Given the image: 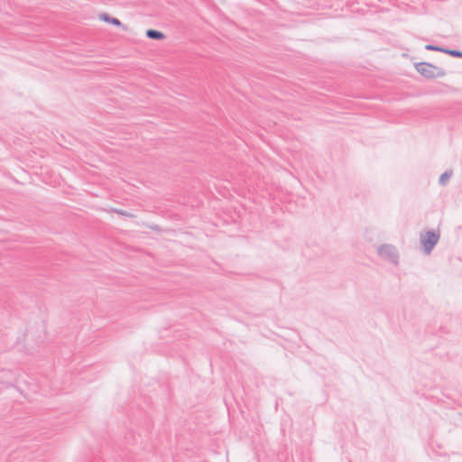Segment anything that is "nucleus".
Segmentation results:
<instances>
[{
	"label": "nucleus",
	"instance_id": "obj_4",
	"mask_svg": "<svg viewBox=\"0 0 462 462\" xmlns=\"http://www.w3.org/2000/svg\"><path fill=\"white\" fill-rule=\"evenodd\" d=\"M99 18L100 20L106 22V23H111L115 26H117V27H124L125 29V26L123 25V23L120 22V20H118L117 18L116 17H112L110 16L108 14L106 13H103L99 15Z\"/></svg>",
	"mask_w": 462,
	"mask_h": 462
},
{
	"label": "nucleus",
	"instance_id": "obj_11",
	"mask_svg": "<svg viewBox=\"0 0 462 462\" xmlns=\"http://www.w3.org/2000/svg\"><path fill=\"white\" fill-rule=\"evenodd\" d=\"M461 58H462V56H461Z\"/></svg>",
	"mask_w": 462,
	"mask_h": 462
},
{
	"label": "nucleus",
	"instance_id": "obj_7",
	"mask_svg": "<svg viewBox=\"0 0 462 462\" xmlns=\"http://www.w3.org/2000/svg\"><path fill=\"white\" fill-rule=\"evenodd\" d=\"M448 55L455 57V58H461L462 51L458 50H451V51H448Z\"/></svg>",
	"mask_w": 462,
	"mask_h": 462
},
{
	"label": "nucleus",
	"instance_id": "obj_3",
	"mask_svg": "<svg viewBox=\"0 0 462 462\" xmlns=\"http://www.w3.org/2000/svg\"><path fill=\"white\" fill-rule=\"evenodd\" d=\"M378 254L381 257L389 260L393 263H398V254L396 248L392 245L385 244L380 245L378 248Z\"/></svg>",
	"mask_w": 462,
	"mask_h": 462
},
{
	"label": "nucleus",
	"instance_id": "obj_6",
	"mask_svg": "<svg viewBox=\"0 0 462 462\" xmlns=\"http://www.w3.org/2000/svg\"><path fill=\"white\" fill-rule=\"evenodd\" d=\"M452 176V171H445L439 177V182L440 185H446L449 178Z\"/></svg>",
	"mask_w": 462,
	"mask_h": 462
},
{
	"label": "nucleus",
	"instance_id": "obj_10",
	"mask_svg": "<svg viewBox=\"0 0 462 462\" xmlns=\"http://www.w3.org/2000/svg\"><path fill=\"white\" fill-rule=\"evenodd\" d=\"M116 212H117L118 214L120 215H123V216H130V213L126 212V211H124L122 209L120 210H116Z\"/></svg>",
	"mask_w": 462,
	"mask_h": 462
},
{
	"label": "nucleus",
	"instance_id": "obj_5",
	"mask_svg": "<svg viewBox=\"0 0 462 462\" xmlns=\"http://www.w3.org/2000/svg\"><path fill=\"white\" fill-rule=\"evenodd\" d=\"M145 35L149 39L157 40V41L163 40L166 37L163 32L157 31V30H153V29H148L145 32Z\"/></svg>",
	"mask_w": 462,
	"mask_h": 462
},
{
	"label": "nucleus",
	"instance_id": "obj_8",
	"mask_svg": "<svg viewBox=\"0 0 462 462\" xmlns=\"http://www.w3.org/2000/svg\"><path fill=\"white\" fill-rule=\"evenodd\" d=\"M439 48V46L438 45H433V44H427L425 46V49L427 51H438V49Z\"/></svg>",
	"mask_w": 462,
	"mask_h": 462
},
{
	"label": "nucleus",
	"instance_id": "obj_1",
	"mask_svg": "<svg viewBox=\"0 0 462 462\" xmlns=\"http://www.w3.org/2000/svg\"><path fill=\"white\" fill-rule=\"evenodd\" d=\"M417 71L426 79H432L442 78L446 75V71L429 62H419L415 65Z\"/></svg>",
	"mask_w": 462,
	"mask_h": 462
},
{
	"label": "nucleus",
	"instance_id": "obj_9",
	"mask_svg": "<svg viewBox=\"0 0 462 462\" xmlns=\"http://www.w3.org/2000/svg\"><path fill=\"white\" fill-rule=\"evenodd\" d=\"M438 51L448 54V51H451V49H448V48L439 46V48L438 49Z\"/></svg>",
	"mask_w": 462,
	"mask_h": 462
},
{
	"label": "nucleus",
	"instance_id": "obj_2",
	"mask_svg": "<svg viewBox=\"0 0 462 462\" xmlns=\"http://www.w3.org/2000/svg\"><path fill=\"white\" fill-rule=\"evenodd\" d=\"M439 234L434 230L427 231L424 236H421L420 242L424 252L429 254L439 242Z\"/></svg>",
	"mask_w": 462,
	"mask_h": 462
}]
</instances>
